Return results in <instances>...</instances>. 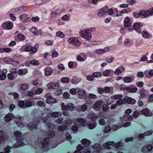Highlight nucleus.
Here are the masks:
<instances>
[{
  "mask_svg": "<svg viewBox=\"0 0 153 153\" xmlns=\"http://www.w3.org/2000/svg\"><path fill=\"white\" fill-rule=\"evenodd\" d=\"M14 135L16 137L17 142L13 145V148H18L23 146L26 144L23 141L24 138L22 134L19 131H16L14 133Z\"/></svg>",
  "mask_w": 153,
  "mask_h": 153,
  "instance_id": "f257e3e1",
  "label": "nucleus"
},
{
  "mask_svg": "<svg viewBox=\"0 0 153 153\" xmlns=\"http://www.w3.org/2000/svg\"><path fill=\"white\" fill-rule=\"evenodd\" d=\"M142 34L143 37L145 38L148 39L149 38V34L146 31H143L142 32Z\"/></svg>",
  "mask_w": 153,
  "mask_h": 153,
  "instance_id": "c03bdc74",
  "label": "nucleus"
},
{
  "mask_svg": "<svg viewBox=\"0 0 153 153\" xmlns=\"http://www.w3.org/2000/svg\"><path fill=\"white\" fill-rule=\"evenodd\" d=\"M76 59L79 61L83 62L85 60V57L82 58L80 55H78L76 57Z\"/></svg>",
  "mask_w": 153,
  "mask_h": 153,
  "instance_id": "680f3d73",
  "label": "nucleus"
},
{
  "mask_svg": "<svg viewBox=\"0 0 153 153\" xmlns=\"http://www.w3.org/2000/svg\"><path fill=\"white\" fill-rule=\"evenodd\" d=\"M35 3L36 5H41L45 2L44 0H35Z\"/></svg>",
  "mask_w": 153,
  "mask_h": 153,
  "instance_id": "8fccbe9b",
  "label": "nucleus"
},
{
  "mask_svg": "<svg viewBox=\"0 0 153 153\" xmlns=\"http://www.w3.org/2000/svg\"><path fill=\"white\" fill-rule=\"evenodd\" d=\"M66 110H69L71 111H73L74 108V105L72 103H69L67 106Z\"/></svg>",
  "mask_w": 153,
  "mask_h": 153,
  "instance_id": "f704fd0d",
  "label": "nucleus"
},
{
  "mask_svg": "<svg viewBox=\"0 0 153 153\" xmlns=\"http://www.w3.org/2000/svg\"><path fill=\"white\" fill-rule=\"evenodd\" d=\"M14 117L13 114L9 113L5 116L4 117V119L5 121L9 122L14 118Z\"/></svg>",
  "mask_w": 153,
  "mask_h": 153,
  "instance_id": "412c9836",
  "label": "nucleus"
},
{
  "mask_svg": "<svg viewBox=\"0 0 153 153\" xmlns=\"http://www.w3.org/2000/svg\"><path fill=\"white\" fill-rule=\"evenodd\" d=\"M93 76L94 77L98 78L100 77L102 75V74L100 72H95L93 73Z\"/></svg>",
  "mask_w": 153,
  "mask_h": 153,
  "instance_id": "0e129e2a",
  "label": "nucleus"
},
{
  "mask_svg": "<svg viewBox=\"0 0 153 153\" xmlns=\"http://www.w3.org/2000/svg\"><path fill=\"white\" fill-rule=\"evenodd\" d=\"M104 91L105 93H109L112 90V88L108 87H106L104 88Z\"/></svg>",
  "mask_w": 153,
  "mask_h": 153,
  "instance_id": "3c124183",
  "label": "nucleus"
},
{
  "mask_svg": "<svg viewBox=\"0 0 153 153\" xmlns=\"http://www.w3.org/2000/svg\"><path fill=\"white\" fill-rule=\"evenodd\" d=\"M50 144V141L49 139L45 138L44 139L43 142L41 144V148L45 151L48 150L49 146Z\"/></svg>",
  "mask_w": 153,
  "mask_h": 153,
  "instance_id": "423d86ee",
  "label": "nucleus"
},
{
  "mask_svg": "<svg viewBox=\"0 0 153 153\" xmlns=\"http://www.w3.org/2000/svg\"><path fill=\"white\" fill-rule=\"evenodd\" d=\"M4 60L6 62L9 64H13L15 62L12 59L9 58H5Z\"/></svg>",
  "mask_w": 153,
  "mask_h": 153,
  "instance_id": "ea45409f",
  "label": "nucleus"
},
{
  "mask_svg": "<svg viewBox=\"0 0 153 153\" xmlns=\"http://www.w3.org/2000/svg\"><path fill=\"white\" fill-rule=\"evenodd\" d=\"M31 31L33 33L34 35H38L39 32L38 29L35 27H32L30 29Z\"/></svg>",
  "mask_w": 153,
  "mask_h": 153,
  "instance_id": "37998d69",
  "label": "nucleus"
},
{
  "mask_svg": "<svg viewBox=\"0 0 153 153\" xmlns=\"http://www.w3.org/2000/svg\"><path fill=\"white\" fill-rule=\"evenodd\" d=\"M30 63L31 64L34 65H38L39 64V62L35 59L31 60L30 62Z\"/></svg>",
  "mask_w": 153,
  "mask_h": 153,
  "instance_id": "6e6d98bb",
  "label": "nucleus"
},
{
  "mask_svg": "<svg viewBox=\"0 0 153 153\" xmlns=\"http://www.w3.org/2000/svg\"><path fill=\"white\" fill-rule=\"evenodd\" d=\"M28 126L30 130H32L36 128L37 124L35 123H33L31 122L28 124Z\"/></svg>",
  "mask_w": 153,
  "mask_h": 153,
  "instance_id": "7c9ffc66",
  "label": "nucleus"
},
{
  "mask_svg": "<svg viewBox=\"0 0 153 153\" xmlns=\"http://www.w3.org/2000/svg\"><path fill=\"white\" fill-rule=\"evenodd\" d=\"M139 15L140 16L148 17L151 15L149 9L148 10H143L139 12Z\"/></svg>",
  "mask_w": 153,
  "mask_h": 153,
  "instance_id": "aec40b11",
  "label": "nucleus"
},
{
  "mask_svg": "<svg viewBox=\"0 0 153 153\" xmlns=\"http://www.w3.org/2000/svg\"><path fill=\"white\" fill-rule=\"evenodd\" d=\"M152 146L151 145H148L147 147L144 146L142 148L141 151L142 152H145L144 149L146 150L147 149L148 151H150L152 149Z\"/></svg>",
  "mask_w": 153,
  "mask_h": 153,
  "instance_id": "e433bc0d",
  "label": "nucleus"
},
{
  "mask_svg": "<svg viewBox=\"0 0 153 153\" xmlns=\"http://www.w3.org/2000/svg\"><path fill=\"white\" fill-rule=\"evenodd\" d=\"M102 103V101L101 100L97 101L93 105L94 109L97 111L100 110Z\"/></svg>",
  "mask_w": 153,
  "mask_h": 153,
  "instance_id": "ddd939ff",
  "label": "nucleus"
},
{
  "mask_svg": "<svg viewBox=\"0 0 153 153\" xmlns=\"http://www.w3.org/2000/svg\"><path fill=\"white\" fill-rule=\"evenodd\" d=\"M19 19L21 20H23L24 22H26L28 20L29 18L28 15L25 14H23L19 16Z\"/></svg>",
  "mask_w": 153,
  "mask_h": 153,
  "instance_id": "2f4dec72",
  "label": "nucleus"
},
{
  "mask_svg": "<svg viewBox=\"0 0 153 153\" xmlns=\"http://www.w3.org/2000/svg\"><path fill=\"white\" fill-rule=\"evenodd\" d=\"M56 35L57 36L62 38H63L65 36L64 33L60 31L57 32L56 33Z\"/></svg>",
  "mask_w": 153,
  "mask_h": 153,
  "instance_id": "864d4df0",
  "label": "nucleus"
},
{
  "mask_svg": "<svg viewBox=\"0 0 153 153\" xmlns=\"http://www.w3.org/2000/svg\"><path fill=\"white\" fill-rule=\"evenodd\" d=\"M88 118L90 119L92 121H95L97 117V116L95 114L93 113H91L88 115Z\"/></svg>",
  "mask_w": 153,
  "mask_h": 153,
  "instance_id": "bb28decb",
  "label": "nucleus"
},
{
  "mask_svg": "<svg viewBox=\"0 0 153 153\" xmlns=\"http://www.w3.org/2000/svg\"><path fill=\"white\" fill-rule=\"evenodd\" d=\"M60 12H58L57 10H54L52 11L51 13V14L52 17L55 18L58 15H59Z\"/></svg>",
  "mask_w": 153,
  "mask_h": 153,
  "instance_id": "58836bf2",
  "label": "nucleus"
},
{
  "mask_svg": "<svg viewBox=\"0 0 153 153\" xmlns=\"http://www.w3.org/2000/svg\"><path fill=\"white\" fill-rule=\"evenodd\" d=\"M126 102L128 104H134L136 102V100L131 97L128 98L126 100Z\"/></svg>",
  "mask_w": 153,
  "mask_h": 153,
  "instance_id": "72a5a7b5",
  "label": "nucleus"
},
{
  "mask_svg": "<svg viewBox=\"0 0 153 153\" xmlns=\"http://www.w3.org/2000/svg\"><path fill=\"white\" fill-rule=\"evenodd\" d=\"M7 76L8 79L10 80H12L14 79V76L11 73L8 74Z\"/></svg>",
  "mask_w": 153,
  "mask_h": 153,
  "instance_id": "774afa93",
  "label": "nucleus"
},
{
  "mask_svg": "<svg viewBox=\"0 0 153 153\" xmlns=\"http://www.w3.org/2000/svg\"><path fill=\"white\" fill-rule=\"evenodd\" d=\"M104 88L101 87L98 88L97 89V92L100 94H102L104 92Z\"/></svg>",
  "mask_w": 153,
  "mask_h": 153,
  "instance_id": "052dcab7",
  "label": "nucleus"
},
{
  "mask_svg": "<svg viewBox=\"0 0 153 153\" xmlns=\"http://www.w3.org/2000/svg\"><path fill=\"white\" fill-rule=\"evenodd\" d=\"M139 93L140 94L139 97L140 99H143L146 96V91L143 88L140 89L139 91Z\"/></svg>",
  "mask_w": 153,
  "mask_h": 153,
  "instance_id": "a878e982",
  "label": "nucleus"
},
{
  "mask_svg": "<svg viewBox=\"0 0 153 153\" xmlns=\"http://www.w3.org/2000/svg\"><path fill=\"white\" fill-rule=\"evenodd\" d=\"M60 85L59 82H51L47 85L48 88L50 89H57L60 86Z\"/></svg>",
  "mask_w": 153,
  "mask_h": 153,
  "instance_id": "9b49d317",
  "label": "nucleus"
},
{
  "mask_svg": "<svg viewBox=\"0 0 153 153\" xmlns=\"http://www.w3.org/2000/svg\"><path fill=\"white\" fill-rule=\"evenodd\" d=\"M95 32V29L91 28L81 30L80 32V34L81 37L87 40H89L91 38L92 33Z\"/></svg>",
  "mask_w": 153,
  "mask_h": 153,
  "instance_id": "f03ea898",
  "label": "nucleus"
},
{
  "mask_svg": "<svg viewBox=\"0 0 153 153\" xmlns=\"http://www.w3.org/2000/svg\"><path fill=\"white\" fill-rule=\"evenodd\" d=\"M107 7H105L102 9L100 10L98 12V16L101 17L105 14L107 13Z\"/></svg>",
  "mask_w": 153,
  "mask_h": 153,
  "instance_id": "6ab92c4d",
  "label": "nucleus"
},
{
  "mask_svg": "<svg viewBox=\"0 0 153 153\" xmlns=\"http://www.w3.org/2000/svg\"><path fill=\"white\" fill-rule=\"evenodd\" d=\"M44 89L42 88H37L36 90V94H41L43 91Z\"/></svg>",
  "mask_w": 153,
  "mask_h": 153,
  "instance_id": "69168bd1",
  "label": "nucleus"
},
{
  "mask_svg": "<svg viewBox=\"0 0 153 153\" xmlns=\"http://www.w3.org/2000/svg\"><path fill=\"white\" fill-rule=\"evenodd\" d=\"M130 20L129 17H126L124 20V24L125 27H128L131 25Z\"/></svg>",
  "mask_w": 153,
  "mask_h": 153,
  "instance_id": "c756f323",
  "label": "nucleus"
},
{
  "mask_svg": "<svg viewBox=\"0 0 153 153\" xmlns=\"http://www.w3.org/2000/svg\"><path fill=\"white\" fill-rule=\"evenodd\" d=\"M123 117L124 118H126L125 120V121H131L133 120V118L131 115L127 116L126 115H124Z\"/></svg>",
  "mask_w": 153,
  "mask_h": 153,
  "instance_id": "09e8293b",
  "label": "nucleus"
},
{
  "mask_svg": "<svg viewBox=\"0 0 153 153\" xmlns=\"http://www.w3.org/2000/svg\"><path fill=\"white\" fill-rule=\"evenodd\" d=\"M18 105L19 107L22 108H25V101L21 100L18 103Z\"/></svg>",
  "mask_w": 153,
  "mask_h": 153,
  "instance_id": "79ce46f5",
  "label": "nucleus"
},
{
  "mask_svg": "<svg viewBox=\"0 0 153 153\" xmlns=\"http://www.w3.org/2000/svg\"><path fill=\"white\" fill-rule=\"evenodd\" d=\"M32 105V102L29 100L25 101V108L31 107Z\"/></svg>",
  "mask_w": 153,
  "mask_h": 153,
  "instance_id": "4c0bfd02",
  "label": "nucleus"
},
{
  "mask_svg": "<svg viewBox=\"0 0 153 153\" xmlns=\"http://www.w3.org/2000/svg\"><path fill=\"white\" fill-rule=\"evenodd\" d=\"M126 89L128 91L131 93H135L137 90V88L133 85L127 87Z\"/></svg>",
  "mask_w": 153,
  "mask_h": 153,
  "instance_id": "393cba45",
  "label": "nucleus"
},
{
  "mask_svg": "<svg viewBox=\"0 0 153 153\" xmlns=\"http://www.w3.org/2000/svg\"><path fill=\"white\" fill-rule=\"evenodd\" d=\"M88 97L89 99L93 100L97 98V96L93 94L89 93L88 94Z\"/></svg>",
  "mask_w": 153,
  "mask_h": 153,
  "instance_id": "de8ad7c7",
  "label": "nucleus"
},
{
  "mask_svg": "<svg viewBox=\"0 0 153 153\" xmlns=\"http://www.w3.org/2000/svg\"><path fill=\"white\" fill-rule=\"evenodd\" d=\"M81 143L84 145L83 146L84 147H86V149H87V150L90 151V149H89V146L91 144V142L90 140L87 139H84L82 140Z\"/></svg>",
  "mask_w": 153,
  "mask_h": 153,
  "instance_id": "f8f14e48",
  "label": "nucleus"
},
{
  "mask_svg": "<svg viewBox=\"0 0 153 153\" xmlns=\"http://www.w3.org/2000/svg\"><path fill=\"white\" fill-rule=\"evenodd\" d=\"M45 97L47 98L46 102L48 103H54L56 102L55 99L51 95L50 93L46 94L45 95Z\"/></svg>",
  "mask_w": 153,
  "mask_h": 153,
  "instance_id": "0eeeda50",
  "label": "nucleus"
},
{
  "mask_svg": "<svg viewBox=\"0 0 153 153\" xmlns=\"http://www.w3.org/2000/svg\"><path fill=\"white\" fill-rule=\"evenodd\" d=\"M17 38L18 39L21 41H23L25 39V36L22 34H19L18 35Z\"/></svg>",
  "mask_w": 153,
  "mask_h": 153,
  "instance_id": "49530a36",
  "label": "nucleus"
},
{
  "mask_svg": "<svg viewBox=\"0 0 153 153\" xmlns=\"http://www.w3.org/2000/svg\"><path fill=\"white\" fill-rule=\"evenodd\" d=\"M125 70L124 67L123 66H121L117 68L114 71V74L116 75H119L123 72Z\"/></svg>",
  "mask_w": 153,
  "mask_h": 153,
  "instance_id": "4be33fe9",
  "label": "nucleus"
},
{
  "mask_svg": "<svg viewBox=\"0 0 153 153\" xmlns=\"http://www.w3.org/2000/svg\"><path fill=\"white\" fill-rule=\"evenodd\" d=\"M28 88V86L27 84H23L21 85V88L22 90H27Z\"/></svg>",
  "mask_w": 153,
  "mask_h": 153,
  "instance_id": "4d7b16f0",
  "label": "nucleus"
},
{
  "mask_svg": "<svg viewBox=\"0 0 153 153\" xmlns=\"http://www.w3.org/2000/svg\"><path fill=\"white\" fill-rule=\"evenodd\" d=\"M51 56L53 58L57 57L58 56V53L55 50H53L51 52Z\"/></svg>",
  "mask_w": 153,
  "mask_h": 153,
  "instance_id": "603ef678",
  "label": "nucleus"
},
{
  "mask_svg": "<svg viewBox=\"0 0 153 153\" xmlns=\"http://www.w3.org/2000/svg\"><path fill=\"white\" fill-rule=\"evenodd\" d=\"M77 93L79 95L82 97L85 94V91L83 89H80L79 88H77Z\"/></svg>",
  "mask_w": 153,
  "mask_h": 153,
  "instance_id": "473e14b6",
  "label": "nucleus"
},
{
  "mask_svg": "<svg viewBox=\"0 0 153 153\" xmlns=\"http://www.w3.org/2000/svg\"><path fill=\"white\" fill-rule=\"evenodd\" d=\"M110 74V70H106L104 71L103 73V75L105 76H109Z\"/></svg>",
  "mask_w": 153,
  "mask_h": 153,
  "instance_id": "338daca9",
  "label": "nucleus"
},
{
  "mask_svg": "<svg viewBox=\"0 0 153 153\" xmlns=\"http://www.w3.org/2000/svg\"><path fill=\"white\" fill-rule=\"evenodd\" d=\"M8 136L4 131H0V143H4L8 138Z\"/></svg>",
  "mask_w": 153,
  "mask_h": 153,
  "instance_id": "6e6552de",
  "label": "nucleus"
},
{
  "mask_svg": "<svg viewBox=\"0 0 153 153\" xmlns=\"http://www.w3.org/2000/svg\"><path fill=\"white\" fill-rule=\"evenodd\" d=\"M111 130V128L110 126H107L105 127L104 130V132L105 133H108L110 132Z\"/></svg>",
  "mask_w": 153,
  "mask_h": 153,
  "instance_id": "e2e57ef3",
  "label": "nucleus"
},
{
  "mask_svg": "<svg viewBox=\"0 0 153 153\" xmlns=\"http://www.w3.org/2000/svg\"><path fill=\"white\" fill-rule=\"evenodd\" d=\"M75 64L76 65V66L75 67V68H76L77 66V63L76 62H73L72 61H70L69 62V63H68V65L69 67L70 68H71L73 66V64Z\"/></svg>",
  "mask_w": 153,
  "mask_h": 153,
  "instance_id": "13d9d810",
  "label": "nucleus"
},
{
  "mask_svg": "<svg viewBox=\"0 0 153 153\" xmlns=\"http://www.w3.org/2000/svg\"><path fill=\"white\" fill-rule=\"evenodd\" d=\"M68 41L71 44L75 46H79L81 44L77 38L76 37L69 38L68 39Z\"/></svg>",
  "mask_w": 153,
  "mask_h": 153,
  "instance_id": "39448f33",
  "label": "nucleus"
},
{
  "mask_svg": "<svg viewBox=\"0 0 153 153\" xmlns=\"http://www.w3.org/2000/svg\"><path fill=\"white\" fill-rule=\"evenodd\" d=\"M97 125V124L96 123L94 124H90L88 125V127L89 129H92L95 128Z\"/></svg>",
  "mask_w": 153,
  "mask_h": 153,
  "instance_id": "bf43d9fd",
  "label": "nucleus"
},
{
  "mask_svg": "<svg viewBox=\"0 0 153 153\" xmlns=\"http://www.w3.org/2000/svg\"><path fill=\"white\" fill-rule=\"evenodd\" d=\"M26 51H30L31 53L34 54L36 53L37 50V48L36 47H32L31 46H27L25 48Z\"/></svg>",
  "mask_w": 153,
  "mask_h": 153,
  "instance_id": "f3484780",
  "label": "nucleus"
},
{
  "mask_svg": "<svg viewBox=\"0 0 153 153\" xmlns=\"http://www.w3.org/2000/svg\"><path fill=\"white\" fill-rule=\"evenodd\" d=\"M62 115L61 112L60 111L54 112L50 113L48 115L49 117L52 116L54 118H57L59 116H61Z\"/></svg>",
  "mask_w": 153,
  "mask_h": 153,
  "instance_id": "cd10ccee",
  "label": "nucleus"
},
{
  "mask_svg": "<svg viewBox=\"0 0 153 153\" xmlns=\"http://www.w3.org/2000/svg\"><path fill=\"white\" fill-rule=\"evenodd\" d=\"M7 72V70L6 69H4L3 71L0 69V80H4L6 79Z\"/></svg>",
  "mask_w": 153,
  "mask_h": 153,
  "instance_id": "dca6fc26",
  "label": "nucleus"
},
{
  "mask_svg": "<svg viewBox=\"0 0 153 153\" xmlns=\"http://www.w3.org/2000/svg\"><path fill=\"white\" fill-rule=\"evenodd\" d=\"M14 121L19 127L21 128L23 127L24 126V125L22 123V120L20 117H14Z\"/></svg>",
  "mask_w": 153,
  "mask_h": 153,
  "instance_id": "4468645a",
  "label": "nucleus"
},
{
  "mask_svg": "<svg viewBox=\"0 0 153 153\" xmlns=\"http://www.w3.org/2000/svg\"><path fill=\"white\" fill-rule=\"evenodd\" d=\"M47 134L48 138H51L55 135V133L53 131L51 130L48 131Z\"/></svg>",
  "mask_w": 153,
  "mask_h": 153,
  "instance_id": "a19ab883",
  "label": "nucleus"
},
{
  "mask_svg": "<svg viewBox=\"0 0 153 153\" xmlns=\"http://www.w3.org/2000/svg\"><path fill=\"white\" fill-rule=\"evenodd\" d=\"M69 79L68 77H64L62 78L61 80V82L62 83H67L68 82Z\"/></svg>",
  "mask_w": 153,
  "mask_h": 153,
  "instance_id": "5fc2aeb1",
  "label": "nucleus"
},
{
  "mask_svg": "<svg viewBox=\"0 0 153 153\" xmlns=\"http://www.w3.org/2000/svg\"><path fill=\"white\" fill-rule=\"evenodd\" d=\"M142 26V24L141 23H135L134 24V29L137 31L138 33H141V28Z\"/></svg>",
  "mask_w": 153,
  "mask_h": 153,
  "instance_id": "2eb2a0df",
  "label": "nucleus"
},
{
  "mask_svg": "<svg viewBox=\"0 0 153 153\" xmlns=\"http://www.w3.org/2000/svg\"><path fill=\"white\" fill-rule=\"evenodd\" d=\"M22 9L21 7H20L18 8H17L15 9H12L11 10V12L13 13H22Z\"/></svg>",
  "mask_w": 153,
  "mask_h": 153,
  "instance_id": "c9c22d12",
  "label": "nucleus"
},
{
  "mask_svg": "<svg viewBox=\"0 0 153 153\" xmlns=\"http://www.w3.org/2000/svg\"><path fill=\"white\" fill-rule=\"evenodd\" d=\"M134 80V77L133 76L131 77L126 76L124 78L123 81L126 83H130Z\"/></svg>",
  "mask_w": 153,
  "mask_h": 153,
  "instance_id": "c85d7f7f",
  "label": "nucleus"
},
{
  "mask_svg": "<svg viewBox=\"0 0 153 153\" xmlns=\"http://www.w3.org/2000/svg\"><path fill=\"white\" fill-rule=\"evenodd\" d=\"M124 45L127 47H129L131 45V43L130 42L129 40L128 39H126L124 41Z\"/></svg>",
  "mask_w": 153,
  "mask_h": 153,
  "instance_id": "a18cd8bd",
  "label": "nucleus"
},
{
  "mask_svg": "<svg viewBox=\"0 0 153 153\" xmlns=\"http://www.w3.org/2000/svg\"><path fill=\"white\" fill-rule=\"evenodd\" d=\"M121 145V142H119L115 143L113 141H107L106 143L103 144V146L105 148L107 149H111L110 145L114 146L116 148H120Z\"/></svg>",
  "mask_w": 153,
  "mask_h": 153,
  "instance_id": "7ed1b4c3",
  "label": "nucleus"
},
{
  "mask_svg": "<svg viewBox=\"0 0 153 153\" xmlns=\"http://www.w3.org/2000/svg\"><path fill=\"white\" fill-rule=\"evenodd\" d=\"M77 150L74 152V153H90V151L87 150L86 147H82L81 144L79 145L76 147ZM68 153H71L68 152Z\"/></svg>",
  "mask_w": 153,
  "mask_h": 153,
  "instance_id": "20e7f679",
  "label": "nucleus"
},
{
  "mask_svg": "<svg viewBox=\"0 0 153 153\" xmlns=\"http://www.w3.org/2000/svg\"><path fill=\"white\" fill-rule=\"evenodd\" d=\"M13 27V23L10 22H6L2 25V28L5 30H10Z\"/></svg>",
  "mask_w": 153,
  "mask_h": 153,
  "instance_id": "1a4fd4ad",
  "label": "nucleus"
},
{
  "mask_svg": "<svg viewBox=\"0 0 153 153\" xmlns=\"http://www.w3.org/2000/svg\"><path fill=\"white\" fill-rule=\"evenodd\" d=\"M76 123L79 125H82L84 126L85 124L86 121L82 118H78L76 119Z\"/></svg>",
  "mask_w": 153,
  "mask_h": 153,
  "instance_id": "b1692460",
  "label": "nucleus"
},
{
  "mask_svg": "<svg viewBox=\"0 0 153 153\" xmlns=\"http://www.w3.org/2000/svg\"><path fill=\"white\" fill-rule=\"evenodd\" d=\"M142 114L146 116L149 117L151 116L152 113L148 108L143 109L141 111Z\"/></svg>",
  "mask_w": 153,
  "mask_h": 153,
  "instance_id": "5701e85b",
  "label": "nucleus"
},
{
  "mask_svg": "<svg viewBox=\"0 0 153 153\" xmlns=\"http://www.w3.org/2000/svg\"><path fill=\"white\" fill-rule=\"evenodd\" d=\"M92 153H100L102 150L101 146L99 144H95L92 146Z\"/></svg>",
  "mask_w": 153,
  "mask_h": 153,
  "instance_id": "9d476101",
  "label": "nucleus"
},
{
  "mask_svg": "<svg viewBox=\"0 0 153 153\" xmlns=\"http://www.w3.org/2000/svg\"><path fill=\"white\" fill-rule=\"evenodd\" d=\"M45 75L46 76H50L53 72V69L51 68L48 67H46L44 69Z\"/></svg>",
  "mask_w": 153,
  "mask_h": 153,
  "instance_id": "a211bd4d",
  "label": "nucleus"
}]
</instances>
